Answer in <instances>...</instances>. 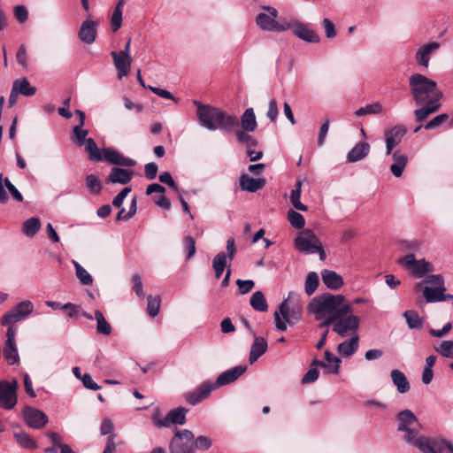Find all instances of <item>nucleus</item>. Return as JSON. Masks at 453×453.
Segmentation results:
<instances>
[{
    "mask_svg": "<svg viewBox=\"0 0 453 453\" xmlns=\"http://www.w3.org/2000/svg\"><path fill=\"white\" fill-rule=\"evenodd\" d=\"M396 431L402 434V440L413 446L421 453H443L448 449L453 453V443L441 436L429 437L420 434L422 424L412 411L403 410L395 415Z\"/></svg>",
    "mask_w": 453,
    "mask_h": 453,
    "instance_id": "obj_1",
    "label": "nucleus"
},
{
    "mask_svg": "<svg viewBox=\"0 0 453 453\" xmlns=\"http://www.w3.org/2000/svg\"><path fill=\"white\" fill-rule=\"evenodd\" d=\"M193 104L197 109L196 117L201 127L210 131H231L239 127V119L235 114H226L219 108L203 104L197 100H194Z\"/></svg>",
    "mask_w": 453,
    "mask_h": 453,
    "instance_id": "obj_2",
    "label": "nucleus"
},
{
    "mask_svg": "<svg viewBox=\"0 0 453 453\" xmlns=\"http://www.w3.org/2000/svg\"><path fill=\"white\" fill-rule=\"evenodd\" d=\"M410 93L417 105H423L431 100L442 97V92L438 89L437 83L421 73H414L409 78Z\"/></svg>",
    "mask_w": 453,
    "mask_h": 453,
    "instance_id": "obj_3",
    "label": "nucleus"
},
{
    "mask_svg": "<svg viewBox=\"0 0 453 453\" xmlns=\"http://www.w3.org/2000/svg\"><path fill=\"white\" fill-rule=\"evenodd\" d=\"M343 295L325 293L315 296L308 305V311L314 315L315 319L322 320L326 316H332L336 309L342 304Z\"/></svg>",
    "mask_w": 453,
    "mask_h": 453,
    "instance_id": "obj_4",
    "label": "nucleus"
},
{
    "mask_svg": "<svg viewBox=\"0 0 453 453\" xmlns=\"http://www.w3.org/2000/svg\"><path fill=\"white\" fill-rule=\"evenodd\" d=\"M292 298H298V295L293 291L288 293L287 299H284L279 306V310L274 312L275 326L279 331H286L287 324L293 326L302 317V307L288 305V301Z\"/></svg>",
    "mask_w": 453,
    "mask_h": 453,
    "instance_id": "obj_5",
    "label": "nucleus"
},
{
    "mask_svg": "<svg viewBox=\"0 0 453 453\" xmlns=\"http://www.w3.org/2000/svg\"><path fill=\"white\" fill-rule=\"evenodd\" d=\"M296 248L305 254L319 253L320 260H325L326 252L319 237L311 229L303 230L295 239Z\"/></svg>",
    "mask_w": 453,
    "mask_h": 453,
    "instance_id": "obj_6",
    "label": "nucleus"
},
{
    "mask_svg": "<svg viewBox=\"0 0 453 453\" xmlns=\"http://www.w3.org/2000/svg\"><path fill=\"white\" fill-rule=\"evenodd\" d=\"M267 13L260 12L256 17L257 26L263 31L281 32L290 28V24L281 25L277 22L278 11L272 6H262Z\"/></svg>",
    "mask_w": 453,
    "mask_h": 453,
    "instance_id": "obj_7",
    "label": "nucleus"
},
{
    "mask_svg": "<svg viewBox=\"0 0 453 453\" xmlns=\"http://www.w3.org/2000/svg\"><path fill=\"white\" fill-rule=\"evenodd\" d=\"M34 308L35 306L30 300H23L2 317L1 324L4 326H12V324L28 318Z\"/></svg>",
    "mask_w": 453,
    "mask_h": 453,
    "instance_id": "obj_8",
    "label": "nucleus"
},
{
    "mask_svg": "<svg viewBox=\"0 0 453 453\" xmlns=\"http://www.w3.org/2000/svg\"><path fill=\"white\" fill-rule=\"evenodd\" d=\"M237 249L235 247L234 239L229 238L226 241V253L221 251L212 259V268L217 279H219L222 276L227 265H231V262L234 258Z\"/></svg>",
    "mask_w": 453,
    "mask_h": 453,
    "instance_id": "obj_9",
    "label": "nucleus"
},
{
    "mask_svg": "<svg viewBox=\"0 0 453 453\" xmlns=\"http://www.w3.org/2000/svg\"><path fill=\"white\" fill-rule=\"evenodd\" d=\"M194 434L190 430H176L170 442L171 453H194Z\"/></svg>",
    "mask_w": 453,
    "mask_h": 453,
    "instance_id": "obj_10",
    "label": "nucleus"
},
{
    "mask_svg": "<svg viewBox=\"0 0 453 453\" xmlns=\"http://www.w3.org/2000/svg\"><path fill=\"white\" fill-rule=\"evenodd\" d=\"M335 320L332 330L339 336L344 338L357 334L360 326V318L357 315H348L346 318L334 317Z\"/></svg>",
    "mask_w": 453,
    "mask_h": 453,
    "instance_id": "obj_11",
    "label": "nucleus"
},
{
    "mask_svg": "<svg viewBox=\"0 0 453 453\" xmlns=\"http://www.w3.org/2000/svg\"><path fill=\"white\" fill-rule=\"evenodd\" d=\"M18 388L17 380H0V407L4 410H12L15 407L18 401Z\"/></svg>",
    "mask_w": 453,
    "mask_h": 453,
    "instance_id": "obj_12",
    "label": "nucleus"
},
{
    "mask_svg": "<svg viewBox=\"0 0 453 453\" xmlns=\"http://www.w3.org/2000/svg\"><path fill=\"white\" fill-rule=\"evenodd\" d=\"M399 264L410 269L411 273L418 278H421L434 270V265L426 259H415L414 254H407L399 260Z\"/></svg>",
    "mask_w": 453,
    "mask_h": 453,
    "instance_id": "obj_13",
    "label": "nucleus"
},
{
    "mask_svg": "<svg viewBox=\"0 0 453 453\" xmlns=\"http://www.w3.org/2000/svg\"><path fill=\"white\" fill-rule=\"evenodd\" d=\"M22 413L27 425L34 429H42L48 423L47 415L38 409L26 406Z\"/></svg>",
    "mask_w": 453,
    "mask_h": 453,
    "instance_id": "obj_14",
    "label": "nucleus"
},
{
    "mask_svg": "<svg viewBox=\"0 0 453 453\" xmlns=\"http://www.w3.org/2000/svg\"><path fill=\"white\" fill-rule=\"evenodd\" d=\"M16 328L10 326L6 332V342L4 348V359L10 365H14L19 362V357L16 346Z\"/></svg>",
    "mask_w": 453,
    "mask_h": 453,
    "instance_id": "obj_15",
    "label": "nucleus"
},
{
    "mask_svg": "<svg viewBox=\"0 0 453 453\" xmlns=\"http://www.w3.org/2000/svg\"><path fill=\"white\" fill-rule=\"evenodd\" d=\"M407 128L403 125H396L385 131L386 154L390 155L406 134Z\"/></svg>",
    "mask_w": 453,
    "mask_h": 453,
    "instance_id": "obj_16",
    "label": "nucleus"
},
{
    "mask_svg": "<svg viewBox=\"0 0 453 453\" xmlns=\"http://www.w3.org/2000/svg\"><path fill=\"white\" fill-rule=\"evenodd\" d=\"M104 159L111 164L126 167H132L136 165V161L134 159L125 157L111 147L104 148L103 160Z\"/></svg>",
    "mask_w": 453,
    "mask_h": 453,
    "instance_id": "obj_17",
    "label": "nucleus"
},
{
    "mask_svg": "<svg viewBox=\"0 0 453 453\" xmlns=\"http://www.w3.org/2000/svg\"><path fill=\"white\" fill-rule=\"evenodd\" d=\"M98 21L92 19L84 20L78 31V37L81 42L86 44H92L96 38Z\"/></svg>",
    "mask_w": 453,
    "mask_h": 453,
    "instance_id": "obj_18",
    "label": "nucleus"
},
{
    "mask_svg": "<svg viewBox=\"0 0 453 453\" xmlns=\"http://www.w3.org/2000/svg\"><path fill=\"white\" fill-rule=\"evenodd\" d=\"M214 389L212 382L203 381L195 391L187 393L185 399L189 404L196 405L206 399Z\"/></svg>",
    "mask_w": 453,
    "mask_h": 453,
    "instance_id": "obj_19",
    "label": "nucleus"
},
{
    "mask_svg": "<svg viewBox=\"0 0 453 453\" xmlns=\"http://www.w3.org/2000/svg\"><path fill=\"white\" fill-rule=\"evenodd\" d=\"M247 370L246 365H237L231 369H228L219 375L215 383V389L220 386H225L235 381L240 378Z\"/></svg>",
    "mask_w": 453,
    "mask_h": 453,
    "instance_id": "obj_20",
    "label": "nucleus"
},
{
    "mask_svg": "<svg viewBox=\"0 0 453 453\" xmlns=\"http://www.w3.org/2000/svg\"><path fill=\"white\" fill-rule=\"evenodd\" d=\"M440 48V43L436 42H429L421 46L415 55L416 62L418 65L428 67L431 55Z\"/></svg>",
    "mask_w": 453,
    "mask_h": 453,
    "instance_id": "obj_21",
    "label": "nucleus"
},
{
    "mask_svg": "<svg viewBox=\"0 0 453 453\" xmlns=\"http://www.w3.org/2000/svg\"><path fill=\"white\" fill-rule=\"evenodd\" d=\"M111 56L113 59L114 65L119 72V79L127 76L130 72L133 61L132 57L118 53L117 51H111Z\"/></svg>",
    "mask_w": 453,
    "mask_h": 453,
    "instance_id": "obj_22",
    "label": "nucleus"
},
{
    "mask_svg": "<svg viewBox=\"0 0 453 453\" xmlns=\"http://www.w3.org/2000/svg\"><path fill=\"white\" fill-rule=\"evenodd\" d=\"M290 27L293 28V34L304 42L314 43L319 42V36L302 22H296L293 26L290 25Z\"/></svg>",
    "mask_w": 453,
    "mask_h": 453,
    "instance_id": "obj_23",
    "label": "nucleus"
},
{
    "mask_svg": "<svg viewBox=\"0 0 453 453\" xmlns=\"http://www.w3.org/2000/svg\"><path fill=\"white\" fill-rule=\"evenodd\" d=\"M133 172L120 167H112L106 179V183L126 185L131 181Z\"/></svg>",
    "mask_w": 453,
    "mask_h": 453,
    "instance_id": "obj_24",
    "label": "nucleus"
},
{
    "mask_svg": "<svg viewBox=\"0 0 453 453\" xmlns=\"http://www.w3.org/2000/svg\"><path fill=\"white\" fill-rule=\"evenodd\" d=\"M187 412L188 409L184 407L173 409L170 411L165 417H164V422L162 425L164 427H169L172 425H184L186 423Z\"/></svg>",
    "mask_w": 453,
    "mask_h": 453,
    "instance_id": "obj_25",
    "label": "nucleus"
},
{
    "mask_svg": "<svg viewBox=\"0 0 453 453\" xmlns=\"http://www.w3.org/2000/svg\"><path fill=\"white\" fill-rule=\"evenodd\" d=\"M265 186V180L263 178H251L248 174H242L240 177V188L242 191L254 193Z\"/></svg>",
    "mask_w": 453,
    "mask_h": 453,
    "instance_id": "obj_26",
    "label": "nucleus"
},
{
    "mask_svg": "<svg viewBox=\"0 0 453 453\" xmlns=\"http://www.w3.org/2000/svg\"><path fill=\"white\" fill-rule=\"evenodd\" d=\"M359 346V335L355 334L349 340H345L337 346V351L344 357L352 356Z\"/></svg>",
    "mask_w": 453,
    "mask_h": 453,
    "instance_id": "obj_27",
    "label": "nucleus"
},
{
    "mask_svg": "<svg viewBox=\"0 0 453 453\" xmlns=\"http://www.w3.org/2000/svg\"><path fill=\"white\" fill-rule=\"evenodd\" d=\"M323 283L332 290H337L343 286L342 277L334 271L325 269L321 272Z\"/></svg>",
    "mask_w": 453,
    "mask_h": 453,
    "instance_id": "obj_28",
    "label": "nucleus"
},
{
    "mask_svg": "<svg viewBox=\"0 0 453 453\" xmlns=\"http://www.w3.org/2000/svg\"><path fill=\"white\" fill-rule=\"evenodd\" d=\"M392 158L394 162L390 165V172L395 178H400L408 163V157L400 150H395L393 152Z\"/></svg>",
    "mask_w": 453,
    "mask_h": 453,
    "instance_id": "obj_29",
    "label": "nucleus"
},
{
    "mask_svg": "<svg viewBox=\"0 0 453 453\" xmlns=\"http://www.w3.org/2000/svg\"><path fill=\"white\" fill-rule=\"evenodd\" d=\"M441 104L437 100H431L427 104H423L419 109L414 111L413 114L417 122L424 121L429 115L436 112Z\"/></svg>",
    "mask_w": 453,
    "mask_h": 453,
    "instance_id": "obj_30",
    "label": "nucleus"
},
{
    "mask_svg": "<svg viewBox=\"0 0 453 453\" xmlns=\"http://www.w3.org/2000/svg\"><path fill=\"white\" fill-rule=\"evenodd\" d=\"M370 151V145L365 142L357 143L347 154V161L355 163L364 159Z\"/></svg>",
    "mask_w": 453,
    "mask_h": 453,
    "instance_id": "obj_31",
    "label": "nucleus"
},
{
    "mask_svg": "<svg viewBox=\"0 0 453 453\" xmlns=\"http://www.w3.org/2000/svg\"><path fill=\"white\" fill-rule=\"evenodd\" d=\"M390 378L393 384L396 387L398 393L405 394L410 391V382L408 381L405 374L402 371L398 369L392 370L390 372Z\"/></svg>",
    "mask_w": 453,
    "mask_h": 453,
    "instance_id": "obj_32",
    "label": "nucleus"
},
{
    "mask_svg": "<svg viewBox=\"0 0 453 453\" xmlns=\"http://www.w3.org/2000/svg\"><path fill=\"white\" fill-rule=\"evenodd\" d=\"M268 344L264 337H255L251 345L249 360L250 364L255 363L267 350Z\"/></svg>",
    "mask_w": 453,
    "mask_h": 453,
    "instance_id": "obj_33",
    "label": "nucleus"
},
{
    "mask_svg": "<svg viewBox=\"0 0 453 453\" xmlns=\"http://www.w3.org/2000/svg\"><path fill=\"white\" fill-rule=\"evenodd\" d=\"M75 113L81 114V122H79V124L73 127V142L77 146L81 147L88 140V130L82 128L85 123V113L81 110H76Z\"/></svg>",
    "mask_w": 453,
    "mask_h": 453,
    "instance_id": "obj_34",
    "label": "nucleus"
},
{
    "mask_svg": "<svg viewBox=\"0 0 453 453\" xmlns=\"http://www.w3.org/2000/svg\"><path fill=\"white\" fill-rule=\"evenodd\" d=\"M446 288L444 286L441 287H425L423 290V296L427 303H435L446 301L447 295L444 294Z\"/></svg>",
    "mask_w": 453,
    "mask_h": 453,
    "instance_id": "obj_35",
    "label": "nucleus"
},
{
    "mask_svg": "<svg viewBox=\"0 0 453 453\" xmlns=\"http://www.w3.org/2000/svg\"><path fill=\"white\" fill-rule=\"evenodd\" d=\"M242 128L246 132H254L257 127V123L253 108H248L242 113L239 123Z\"/></svg>",
    "mask_w": 453,
    "mask_h": 453,
    "instance_id": "obj_36",
    "label": "nucleus"
},
{
    "mask_svg": "<svg viewBox=\"0 0 453 453\" xmlns=\"http://www.w3.org/2000/svg\"><path fill=\"white\" fill-rule=\"evenodd\" d=\"M12 88L20 95L31 96L35 94L36 88L32 87L27 78L15 80Z\"/></svg>",
    "mask_w": 453,
    "mask_h": 453,
    "instance_id": "obj_37",
    "label": "nucleus"
},
{
    "mask_svg": "<svg viewBox=\"0 0 453 453\" xmlns=\"http://www.w3.org/2000/svg\"><path fill=\"white\" fill-rule=\"evenodd\" d=\"M13 436L17 441V443L25 449H32L37 448L36 441L26 432L19 431L15 432Z\"/></svg>",
    "mask_w": 453,
    "mask_h": 453,
    "instance_id": "obj_38",
    "label": "nucleus"
},
{
    "mask_svg": "<svg viewBox=\"0 0 453 453\" xmlns=\"http://www.w3.org/2000/svg\"><path fill=\"white\" fill-rule=\"evenodd\" d=\"M84 145L85 150L88 154L89 160L95 162L103 161V152L100 151L94 139L88 138Z\"/></svg>",
    "mask_w": 453,
    "mask_h": 453,
    "instance_id": "obj_39",
    "label": "nucleus"
},
{
    "mask_svg": "<svg viewBox=\"0 0 453 453\" xmlns=\"http://www.w3.org/2000/svg\"><path fill=\"white\" fill-rule=\"evenodd\" d=\"M302 193V182L297 180L295 188L290 193V202L292 205L298 211H306L307 206L303 204L300 198Z\"/></svg>",
    "mask_w": 453,
    "mask_h": 453,
    "instance_id": "obj_40",
    "label": "nucleus"
},
{
    "mask_svg": "<svg viewBox=\"0 0 453 453\" xmlns=\"http://www.w3.org/2000/svg\"><path fill=\"white\" fill-rule=\"evenodd\" d=\"M302 193V182L297 180L295 188L290 193V202L292 205L298 211H306L307 206L303 204L300 198Z\"/></svg>",
    "mask_w": 453,
    "mask_h": 453,
    "instance_id": "obj_41",
    "label": "nucleus"
},
{
    "mask_svg": "<svg viewBox=\"0 0 453 453\" xmlns=\"http://www.w3.org/2000/svg\"><path fill=\"white\" fill-rule=\"evenodd\" d=\"M250 303L257 311L265 312L268 310L266 299L261 291H256L252 294Z\"/></svg>",
    "mask_w": 453,
    "mask_h": 453,
    "instance_id": "obj_42",
    "label": "nucleus"
},
{
    "mask_svg": "<svg viewBox=\"0 0 453 453\" xmlns=\"http://www.w3.org/2000/svg\"><path fill=\"white\" fill-rule=\"evenodd\" d=\"M403 317L410 329H420L423 326V319L416 311L408 310L404 311Z\"/></svg>",
    "mask_w": 453,
    "mask_h": 453,
    "instance_id": "obj_43",
    "label": "nucleus"
},
{
    "mask_svg": "<svg viewBox=\"0 0 453 453\" xmlns=\"http://www.w3.org/2000/svg\"><path fill=\"white\" fill-rule=\"evenodd\" d=\"M41 226L40 219L33 217L23 223L22 231L27 236L33 237L39 232Z\"/></svg>",
    "mask_w": 453,
    "mask_h": 453,
    "instance_id": "obj_44",
    "label": "nucleus"
},
{
    "mask_svg": "<svg viewBox=\"0 0 453 453\" xmlns=\"http://www.w3.org/2000/svg\"><path fill=\"white\" fill-rule=\"evenodd\" d=\"M75 268V274L80 283L84 286H90L93 283V278L90 273L83 268L77 261L72 260Z\"/></svg>",
    "mask_w": 453,
    "mask_h": 453,
    "instance_id": "obj_45",
    "label": "nucleus"
},
{
    "mask_svg": "<svg viewBox=\"0 0 453 453\" xmlns=\"http://www.w3.org/2000/svg\"><path fill=\"white\" fill-rule=\"evenodd\" d=\"M95 319L96 320V332L100 334L109 335L111 333V326L105 319L104 314L99 310L95 311Z\"/></svg>",
    "mask_w": 453,
    "mask_h": 453,
    "instance_id": "obj_46",
    "label": "nucleus"
},
{
    "mask_svg": "<svg viewBox=\"0 0 453 453\" xmlns=\"http://www.w3.org/2000/svg\"><path fill=\"white\" fill-rule=\"evenodd\" d=\"M124 0H119L112 12L111 19V30L118 31L122 25V13H123Z\"/></svg>",
    "mask_w": 453,
    "mask_h": 453,
    "instance_id": "obj_47",
    "label": "nucleus"
},
{
    "mask_svg": "<svg viewBox=\"0 0 453 453\" xmlns=\"http://www.w3.org/2000/svg\"><path fill=\"white\" fill-rule=\"evenodd\" d=\"M319 283V275L315 272L309 273L304 283L305 293L308 296H311L317 290Z\"/></svg>",
    "mask_w": 453,
    "mask_h": 453,
    "instance_id": "obj_48",
    "label": "nucleus"
},
{
    "mask_svg": "<svg viewBox=\"0 0 453 453\" xmlns=\"http://www.w3.org/2000/svg\"><path fill=\"white\" fill-rule=\"evenodd\" d=\"M383 111V107L380 103L375 102L371 104H367L365 107H360L355 112L357 117L365 115L380 114Z\"/></svg>",
    "mask_w": 453,
    "mask_h": 453,
    "instance_id": "obj_49",
    "label": "nucleus"
},
{
    "mask_svg": "<svg viewBox=\"0 0 453 453\" xmlns=\"http://www.w3.org/2000/svg\"><path fill=\"white\" fill-rule=\"evenodd\" d=\"M86 187L91 194L98 195L102 190V182L95 174H88L85 180Z\"/></svg>",
    "mask_w": 453,
    "mask_h": 453,
    "instance_id": "obj_50",
    "label": "nucleus"
},
{
    "mask_svg": "<svg viewBox=\"0 0 453 453\" xmlns=\"http://www.w3.org/2000/svg\"><path fill=\"white\" fill-rule=\"evenodd\" d=\"M288 219L290 225L296 229H302L305 225L303 216L294 210H289L288 211Z\"/></svg>",
    "mask_w": 453,
    "mask_h": 453,
    "instance_id": "obj_51",
    "label": "nucleus"
},
{
    "mask_svg": "<svg viewBox=\"0 0 453 453\" xmlns=\"http://www.w3.org/2000/svg\"><path fill=\"white\" fill-rule=\"evenodd\" d=\"M147 299H148L147 312L151 318H155L158 314L159 310H160V303H161L160 296H149Z\"/></svg>",
    "mask_w": 453,
    "mask_h": 453,
    "instance_id": "obj_52",
    "label": "nucleus"
},
{
    "mask_svg": "<svg viewBox=\"0 0 453 453\" xmlns=\"http://www.w3.org/2000/svg\"><path fill=\"white\" fill-rule=\"evenodd\" d=\"M434 350L444 357L453 358V341H442L438 347H434Z\"/></svg>",
    "mask_w": 453,
    "mask_h": 453,
    "instance_id": "obj_53",
    "label": "nucleus"
},
{
    "mask_svg": "<svg viewBox=\"0 0 453 453\" xmlns=\"http://www.w3.org/2000/svg\"><path fill=\"white\" fill-rule=\"evenodd\" d=\"M248 133L249 132H246L243 129H237L235 131L237 142L240 143H244L246 145V148L256 146L257 141Z\"/></svg>",
    "mask_w": 453,
    "mask_h": 453,
    "instance_id": "obj_54",
    "label": "nucleus"
},
{
    "mask_svg": "<svg viewBox=\"0 0 453 453\" xmlns=\"http://www.w3.org/2000/svg\"><path fill=\"white\" fill-rule=\"evenodd\" d=\"M449 115L446 113H442L440 115H437L434 119H432L430 121H428L425 126V129H434L439 127L442 123H444L446 120H448Z\"/></svg>",
    "mask_w": 453,
    "mask_h": 453,
    "instance_id": "obj_55",
    "label": "nucleus"
},
{
    "mask_svg": "<svg viewBox=\"0 0 453 453\" xmlns=\"http://www.w3.org/2000/svg\"><path fill=\"white\" fill-rule=\"evenodd\" d=\"M236 285L238 287L239 292L242 295H246L250 293L253 288L255 287V282L252 280H237Z\"/></svg>",
    "mask_w": 453,
    "mask_h": 453,
    "instance_id": "obj_56",
    "label": "nucleus"
},
{
    "mask_svg": "<svg viewBox=\"0 0 453 453\" xmlns=\"http://www.w3.org/2000/svg\"><path fill=\"white\" fill-rule=\"evenodd\" d=\"M194 448L195 449H200V450H206L208 449L212 442L211 440L207 436L200 435L196 438V440H193Z\"/></svg>",
    "mask_w": 453,
    "mask_h": 453,
    "instance_id": "obj_57",
    "label": "nucleus"
},
{
    "mask_svg": "<svg viewBox=\"0 0 453 453\" xmlns=\"http://www.w3.org/2000/svg\"><path fill=\"white\" fill-rule=\"evenodd\" d=\"M401 244L403 250L406 251H411V254L419 251L422 247V242L418 240L403 241Z\"/></svg>",
    "mask_w": 453,
    "mask_h": 453,
    "instance_id": "obj_58",
    "label": "nucleus"
},
{
    "mask_svg": "<svg viewBox=\"0 0 453 453\" xmlns=\"http://www.w3.org/2000/svg\"><path fill=\"white\" fill-rule=\"evenodd\" d=\"M325 357L328 364L334 365L332 372L334 374H338L340 370V364L342 362L341 359L328 350L325 351Z\"/></svg>",
    "mask_w": 453,
    "mask_h": 453,
    "instance_id": "obj_59",
    "label": "nucleus"
},
{
    "mask_svg": "<svg viewBox=\"0 0 453 453\" xmlns=\"http://www.w3.org/2000/svg\"><path fill=\"white\" fill-rule=\"evenodd\" d=\"M184 247L187 250V258L190 259L196 253V241L192 236H186L183 240Z\"/></svg>",
    "mask_w": 453,
    "mask_h": 453,
    "instance_id": "obj_60",
    "label": "nucleus"
},
{
    "mask_svg": "<svg viewBox=\"0 0 453 453\" xmlns=\"http://www.w3.org/2000/svg\"><path fill=\"white\" fill-rule=\"evenodd\" d=\"M158 179L160 182L166 184L175 192H179V188L169 172H163L158 176Z\"/></svg>",
    "mask_w": 453,
    "mask_h": 453,
    "instance_id": "obj_61",
    "label": "nucleus"
},
{
    "mask_svg": "<svg viewBox=\"0 0 453 453\" xmlns=\"http://www.w3.org/2000/svg\"><path fill=\"white\" fill-rule=\"evenodd\" d=\"M4 183L6 188L9 190L10 194L18 202L23 201V196L21 193L16 188V187L11 182L9 178L5 177L4 179Z\"/></svg>",
    "mask_w": 453,
    "mask_h": 453,
    "instance_id": "obj_62",
    "label": "nucleus"
},
{
    "mask_svg": "<svg viewBox=\"0 0 453 453\" xmlns=\"http://www.w3.org/2000/svg\"><path fill=\"white\" fill-rule=\"evenodd\" d=\"M319 371L316 367H311L309 371L303 375L301 380L302 384H309L316 381L319 378Z\"/></svg>",
    "mask_w": 453,
    "mask_h": 453,
    "instance_id": "obj_63",
    "label": "nucleus"
},
{
    "mask_svg": "<svg viewBox=\"0 0 453 453\" xmlns=\"http://www.w3.org/2000/svg\"><path fill=\"white\" fill-rule=\"evenodd\" d=\"M131 281L133 284V288L135 291L136 295L140 298H142L144 296V292L141 276L139 274L133 275Z\"/></svg>",
    "mask_w": 453,
    "mask_h": 453,
    "instance_id": "obj_64",
    "label": "nucleus"
}]
</instances>
